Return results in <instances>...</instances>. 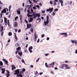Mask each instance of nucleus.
Returning <instances> with one entry per match:
<instances>
[{
	"label": "nucleus",
	"instance_id": "obj_1",
	"mask_svg": "<svg viewBox=\"0 0 77 77\" xmlns=\"http://www.w3.org/2000/svg\"><path fill=\"white\" fill-rule=\"evenodd\" d=\"M4 23L5 26H7V24L9 27H11V24H10V22H9V20H8L7 21V18L5 17H4Z\"/></svg>",
	"mask_w": 77,
	"mask_h": 77
},
{
	"label": "nucleus",
	"instance_id": "obj_2",
	"mask_svg": "<svg viewBox=\"0 0 77 77\" xmlns=\"http://www.w3.org/2000/svg\"><path fill=\"white\" fill-rule=\"evenodd\" d=\"M68 66V65L67 64H63L60 66V68L61 69H63V67H66Z\"/></svg>",
	"mask_w": 77,
	"mask_h": 77
},
{
	"label": "nucleus",
	"instance_id": "obj_3",
	"mask_svg": "<svg viewBox=\"0 0 77 77\" xmlns=\"http://www.w3.org/2000/svg\"><path fill=\"white\" fill-rule=\"evenodd\" d=\"M22 74H23V72L22 71H20V73L17 75V76L18 77H23V75Z\"/></svg>",
	"mask_w": 77,
	"mask_h": 77
},
{
	"label": "nucleus",
	"instance_id": "obj_4",
	"mask_svg": "<svg viewBox=\"0 0 77 77\" xmlns=\"http://www.w3.org/2000/svg\"><path fill=\"white\" fill-rule=\"evenodd\" d=\"M40 16H41V14H39L37 13L35 15V16L33 17V18H36L37 17H38L39 18L40 17Z\"/></svg>",
	"mask_w": 77,
	"mask_h": 77
},
{
	"label": "nucleus",
	"instance_id": "obj_5",
	"mask_svg": "<svg viewBox=\"0 0 77 77\" xmlns=\"http://www.w3.org/2000/svg\"><path fill=\"white\" fill-rule=\"evenodd\" d=\"M14 72H15L14 73L15 75H17V74H19V73H20V69H17L14 71Z\"/></svg>",
	"mask_w": 77,
	"mask_h": 77
},
{
	"label": "nucleus",
	"instance_id": "obj_6",
	"mask_svg": "<svg viewBox=\"0 0 77 77\" xmlns=\"http://www.w3.org/2000/svg\"><path fill=\"white\" fill-rule=\"evenodd\" d=\"M53 10V8H50L49 9H47L46 11L47 12H52Z\"/></svg>",
	"mask_w": 77,
	"mask_h": 77
},
{
	"label": "nucleus",
	"instance_id": "obj_7",
	"mask_svg": "<svg viewBox=\"0 0 77 77\" xmlns=\"http://www.w3.org/2000/svg\"><path fill=\"white\" fill-rule=\"evenodd\" d=\"M14 26L15 27H18V23L16 22H14Z\"/></svg>",
	"mask_w": 77,
	"mask_h": 77
},
{
	"label": "nucleus",
	"instance_id": "obj_8",
	"mask_svg": "<svg viewBox=\"0 0 77 77\" xmlns=\"http://www.w3.org/2000/svg\"><path fill=\"white\" fill-rule=\"evenodd\" d=\"M33 49V47L32 46H30L29 48V51L30 52V53H32L33 51H32V49Z\"/></svg>",
	"mask_w": 77,
	"mask_h": 77
},
{
	"label": "nucleus",
	"instance_id": "obj_9",
	"mask_svg": "<svg viewBox=\"0 0 77 77\" xmlns=\"http://www.w3.org/2000/svg\"><path fill=\"white\" fill-rule=\"evenodd\" d=\"M2 14H4V13H6V8H4L3 10L1 11Z\"/></svg>",
	"mask_w": 77,
	"mask_h": 77
},
{
	"label": "nucleus",
	"instance_id": "obj_10",
	"mask_svg": "<svg viewBox=\"0 0 77 77\" xmlns=\"http://www.w3.org/2000/svg\"><path fill=\"white\" fill-rule=\"evenodd\" d=\"M31 26H32V24H27V29H26H26H30V27H31Z\"/></svg>",
	"mask_w": 77,
	"mask_h": 77
},
{
	"label": "nucleus",
	"instance_id": "obj_11",
	"mask_svg": "<svg viewBox=\"0 0 77 77\" xmlns=\"http://www.w3.org/2000/svg\"><path fill=\"white\" fill-rule=\"evenodd\" d=\"M54 65V63L52 62V63H51V64H49V68H50V67H53V65Z\"/></svg>",
	"mask_w": 77,
	"mask_h": 77
},
{
	"label": "nucleus",
	"instance_id": "obj_12",
	"mask_svg": "<svg viewBox=\"0 0 77 77\" xmlns=\"http://www.w3.org/2000/svg\"><path fill=\"white\" fill-rule=\"evenodd\" d=\"M61 34L62 35H64L65 37H67V33H61Z\"/></svg>",
	"mask_w": 77,
	"mask_h": 77
},
{
	"label": "nucleus",
	"instance_id": "obj_13",
	"mask_svg": "<svg viewBox=\"0 0 77 77\" xmlns=\"http://www.w3.org/2000/svg\"><path fill=\"white\" fill-rule=\"evenodd\" d=\"M71 42L72 43V44H74L75 43V45H77V41H75V40H71Z\"/></svg>",
	"mask_w": 77,
	"mask_h": 77
},
{
	"label": "nucleus",
	"instance_id": "obj_14",
	"mask_svg": "<svg viewBox=\"0 0 77 77\" xmlns=\"http://www.w3.org/2000/svg\"><path fill=\"white\" fill-rule=\"evenodd\" d=\"M11 66L12 67L11 69L12 70H14V69H15L16 68V67L14 66V65H11Z\"/></svg>",
	"mask_w": 77,
	"mask_h": 77
},
{
	"label": "nucleus",
	"instance_id": "obj_15",
	"mask_svg": "<svg viewBox=\"0 0 77 77\" xmlns=\"http://www.w3.org/2000/svg\"><path fill=\"white\" fill-rule=\"evenodd\" d=\"M23 53H22V52H21V51H19L18 52V54L19 55H20V56H21L22 55H23Z\"/></svg>",
	"mask_w": 77,
	"mask_h": 77
},
{
	"label": "nucleus",
	"instance_id": "obj_16",
	"mask_svg": "<svg viewBox=\"0 0 77 77\" xmlns=\"http://www.w3.org/2000/svg\"><path fill=\"white\" fill-rule=\"evenodd\" d=\"M21 51V47H19L17 48H16V51Z\"/></svg>",
	"mask_w": 77,
	"mask_h": 77
},
{
	"label": "nucleus",
	"instance_id": "obj_17",
	"mask_svg": "<svg viewBox=\"0 0 77 77\" xmlns=\"http://www.w3.org/2000/svg\"><path fill=\"white\" fill-rule=\"evenodd\" d=\"M49 23V20H46V21H45L44 22V23L45 25H47Z\"/></svg>",
	"mask_w": 77,
	"mask_h": 77
},
{
	"label": "nucleus",
	"instance_id": "obj_18",
	"mask_svg": "<svg viewBox=\"0 0 77 77\" xmlns=\"http://www.w3.org/2000/svg\"><path fill=\"white\" fill-rule=\"evenodd\" d=\"M2 60L3 61H4L5 62V64L6 65H7L8 64V61L7 60H6L5 59H2Z\"/></svg>",
	"mask_w": 77,
	"mask_h": 77
},
{
	"label": "nucleus",
	"instance_id": "obj_19",
	"mask_svg": "<svg viewBox=\"0 0 77 77\" xmlns=\"http://www.w3.org/2000/svg\"><path fill=\"white\" fill-rule=\"evenodd\" d=\"M1 70L2 71V74H5V68L2 69Z\"/></svg>",
	"mask_w": 77,
	"mask_h": 77
},
{
	"label": "nucleus",
	"instance_id": "obj_20",
	"mask_svg": "<svg viewBox=\"0 0 77 77\" xmlns=\"http://www.w3.org/2000/svg\"><path fill=\"white\" fill-rule=\"evenodd\" d=\"M14 37L15 38V42L18 41V38H17V35H16V34L15 33Z\"/></svg>",
	"mask_w": 77,
	"mask_h": 77
},
{
	"label": "nucleus",
	"instance_id": "obj_21",
	"mask_svg": "<svg viewBox=\"0 0 77 77\" xmlns=\"http://www.w3.org/2000/svg\"><path fill=\"white\" fill-rule=\"evenodd\" d=\"M33 18H32V17H30L29 18V23H31L33 20Z\"/></svg>",
	"mask_w": 77,
	"mask_h": 77
},
{
	"label": "nucleus",
	"instance_id": "obj_22",
	"mask_svg": "<svg viewBox=\"0 0 77 77\" xmlns=\"http://www.w3.org/2000/svg\"><path fill=\"white\" fill-rule=\"evenodd\" d=\"M59 2H61V6H63V1L62 0H59Z\"/></svg>",
	"mask_w": 77,
	"mask_h": 77
},
{
	"label": "nucleus",
	"instance_id": "obj_23",
	"mask_svg": "<svg viewBox=\"0 0 77 77\" xmlns=\"http://www.w3.org/2000/svg\"><path fill=\"white\" fill-rule=\"evenodd\" d=\"M35 75H36V76H38V75H39V73H38V72H37V71H36L35 72Z\"/></svg>",
	"mask_w": 77,
	"mask_h": 77
},
{
	"label": "nucleus",
	"instance_id": "obj_24",
	"mask_svg": "<svg viewBox=\"0 0 77 77\" xmlns=\"http://www.w3.org/2000/svg\"><path fill=\"white\" fill-rule=\"evenodd\" d=\"M15 46L16 47H17L20 46V45L18 43H16L15 44Z\"/></svg>",
	"mask_w": 77,
	"mask_h": 77
},
{
	"label": "nucleus",
	"instance_id": "obj_25",
	"mask_svg": "<svg viewBox=\"0 0 77 77\" xmlns=\"http://www.w3.org/2000/svg\"><path fill=\"white\" fill-rule=\"evenodd\" d=\"M1 29L0 32H2V31L3 30V26H2L1 27Z\"/></svg>",
	"mask_w": 77,
	"mask_h": 77
},
{
	"label": "nucleus",
	"instance_id": "obj_26",
	"mask_svg": "<svg viewBox=\"0 0 77 77\" xmlns=\"http://www.w3.org/2000/svg\"><path fill=\"white\" fill-rule=\"evenodd\" d=\"M38 38V36H37V37H35V36L34 37V41L35 42H36V38Z\"/></svg>",
	"mask_w": 77,
	"mask_h": 77
},
{
	"label": "nucleus",
	"instance_id": "obj_27",
	"mask_svg": "<svg viewBox=\"0 0 77 77\" xmlns=\"http://www.w3.org/2000/svg\"><path fill=\"white\" fill-rule=\"evenodd\" d=\"M17 13H18V15H20L21 14V12L20 10H17Z\"/></svg>",
	"mask_w": 77,
	"mask_h": 77
},
{
	"label": "nucleus",
	"instance_id": "obj_28",
	"mask_svg": "<svg viewBox=\"0 0 77 77\" xmlns=\"http://www.w3.org/2000/svg\"><path fill=\"white\" fill-rule=\"evenodd\" d=\"M45 66L47 68H50V67L48 66V65H47V63H45Z\"/></svg>",
	"mask_w": 77,
	"mask_h": 77
},
{
	"label": "nucleus",
	"instance_id": "obj_29",
	"mask_svg": "<svg viewBox=\"0 0 77 77\" xmlns=\"http://www.w3.org/2000/svg\"><path fill=\"white\" fill-rule=\"evenodd\" d=\"M3 65V62L2 61H0V66H2Z\"/></svg>",
	"mask_w": 77,
	"mask_h": 77
},
{
	"label": "nucleus",
	"instance_id": "obj_30",
	"mask_svg": "<svg viewBox=\"0 0 77 77\" xmlns=\"http://www.w3.org/2000/svg\"><path fill=\"white\" fill-rule=\"evenodd\" d=\"M20 20H22V18H23V16L22 15L20 14Z\"/></svg>",
	"mask_w": 77,
	"mask_h": 77
},
{
	"label": "nucleus",
	"instance_id": "obj_31",
	"mask_svg": "<svg viewBox=\"0 0 77 77\" xmlns=\"http://www.w3.org/2000/svg\"><path fill=\"white\" fill-rule=\"evenodd\" d=\"M18 16L14 18L15 21H16L17 19H18Z\"/></svg>",
	"mask_w": 77,
	"mask_h": 77
},
{
	"label": "nucleus",
	"instance_id": "obj_32",
	"mask_svg": "<svg viewBox=\"0 0 77 77\" xmlns=\"http://www.w3.org/2000/svg\"><path fill=\"white\" fill-rule=\"evenodd\" d=\"M12 35V32H10L8 33V36H11Z\"/></svg>",
	"mask_w": 77,
	"mask_h": 77
},
{
	"label": "nucleus",
	"instance_id": "obj_33",
	"mask_svg": "<svg viewBox=\"0 0 77 77\" xmlns=\"http://www.w3.org/2000/svg\"><path fill=\"white\" fill-rule=\"evenodd\" d=\"M25 71H26V69H25L24 68L23 69L22 72H24Z\"/></svg>",
	"mask_w": 77,
	"mask_h": 77
},
{
	"label": "nucleus",
	"instance_id": "obj_34",
	"mask_svg": "<svg viewBox=\"0 0 77 77\" xmlns=\"http://www.w3.org/2000/svg\"><path fill=\"white\" fill-rule=\"evenodd\" d=\"M35 7H36L38 9H39V5H35Z\"/></svg>",
	"mask_w": 77,
	"mask_h": 77
},
{
	"label": "nucleus",
	"instance_id": "obj_35",
	"mask_svg": "<svg viewBox=\"0 0 77 77\" xmlns=\"http://www.w3.org/2000/svg\"><path fill=\"white\" fill-rule=\"evenodd\" d=\"M56 2L54 1V6H56Z\"/></svg>",
	"mask_w": 77,
	"mask_h": 77
},
{
	"label": "nucleus",
	"instance_id": "obj_36",
	"mask_svg": "<svg viewBox=\"0 0 77 77\" xmlns=\"http://www.w3.org/2000/svg\"><path fill=\"white\" fill-rule=\"evenodd\" d=\"M16 57L17 58H18V59H21V58L18 55H17L16 56Z\"/></svg>",
	"mask_w": 77,
	"mask_h": 77
},
{
	"label": "nucleus",
	"instance_id": "obj_37",
	"mask_svg": "<svg viewBox=\"0 0 77 77\" xmlns=\"http://www.w3.org/2000/svg\"><path fill=\"white\" fill-rule=\"evenodd\" d=\"M46 18H47V20L49 21L48 20L49 19V17L48 16H47Z\"/></svg>",
	"mask_w": 77,
	"mask_h": 77
},
{
	"label": "nucleus",
	"instance_id": "obj_38",
	"mask_svg": "<svg viewBox=\"0 0 77 77\" xmlns=\"http://www.w3.org/2000/svg\"><path fill=\"white\" fill-rule=\"evenodd\" d=\"M27 12L29 14H31V12H30V10H28V11H27Z\"/></svg>",
	"mask_w": 77,
	"mask_h": 77
},
{
	"label": "nucleus",
	"instance_id": "obj_39",
	"mask_svg": "<svg viewBox=\"0 0 77 77\" xmlns=\"http://www.w3.org/2000/svg\"><path fill=\"white\" fill-rule=\"evenodd\" d=\"M6 75H7V77H9L10 76V74H6Z\"/></svg>",
	"mask_w": 77,
	"mask_h": 77
},
{
	"label": "nucleus",
	"instance_id": "obj_40",
	"mask_svg": "<svg viewBox=\"0 0 77 77\" xmlns=\"http://www.w3.org/2000/svg\"><path fill=\"white\" fill-rule=\"evenodd\" d=\"M9 11H11V6H10L9 7Z\"/></svg>",
	"mask_w": 77,
	"mask_h": 77
},
{
	"label": "nucleus",
	"instance_id": "obj_41",
	"mask_svg": "<svg viewBox=\"0 0 77 77\" xmlns=\"http://www.w3.org/2000/svg\"><path fill=\"white\" fill-rule=\"evenodd\" d=\"M39 20V21H41V19L40 18L38 17V18L37 19V21H38Z\"/></svg>",
	"mask_w": 77,
	"mask_h": 77
},
{
	"label": "nucleus",
	"instance_id": "obj_42",
	"mask_svg": "<svg viewBox=\"0 0 77 77\" xmlns=\"http://www.w3.org/2000/svg\"><path fill=\"white\" fill-rule=\"evenodd\" d=\"M49 3H50V4H51V5H53V2L52 1H50L49 2Z\"/></svg>",
	"mask_w": 77,
	"mask_h": 77
},
{
	"label": "nucleus",
	"instance_id": "obj_43",
	"mask_svg": "<svg viewBox=\"0 0 77 77\" xmlns=\"http://www.w3.org/2000/svg\"><path fill=\"white\" fill-rule=\"evenodd\" d=\"M20 20L21 24H22V23H23V20H22V19H20Z\"/></svg>",
	"mask_w": 77,
	"mask_h": 77
},
{
	"label": "nucleus",
	"instance_id": "obj_44",
	"mask_svg": "<svg viewBox=\"0 0 77 77\" xmlns=\"http://www.w3.org/2000/svg\"><path fill=\"white\" fill-rule=\"evenodd\" d=\"M39 59H40V58H38V59L36 60V62H38V61L39 60Z\"/></svg>",
	"mask_w": 77,
	"mask_h": 77
},
{
	"label": "nucleus",
	"instance_id": "obj_45",
	"mask_svg": "<svg viewBox=\"0 0 77 77\" xmlns=\"http://www.w3.org/2000/svg\"><path fill=\"white\" fill-rule=\"evenodd\" d=\"M2 14L3 13H1L0 14L1 18H2V16H3V14Z\"/></svg>",
	"mask_w": 77,
	"mask_h": 77
},
{
	"label": "nucleus",
	"instance_id": "obj_46",
	"mask_svg": "<svg viewBox=\"0 0 77 77\" xmlns=\"http://www.w3.org/2000/svg\"><path fill=\"white\" fill-rule=\"evenodd\" d=\"M45 36V35L44 34H42V38H44Z\"/></svg>",
	"mask_w": 77,
	"mask_h": 77
},
{
	"label": "nucleus",
	"instance_id": "obj_47",
	"mask_svg": "<svg viewBox=\"0 0 77 77\" xmlns=\"http://www.w3.org/2000/svg\"><path fill=\"white\" fill-rule=\"evenodd\" d=\"M30 31L31 32H33V28H32L31 29Z\"/></svg>",
	"mask_w": 77,
	"mask_h": 77
},
{
	"label": "nucleus",
	"instance_id": "obj_48",
	"mask_svg": "<svg viewBox=\"0 0 77 77\" xmlns=\"http://www.w3.org/2000/svg\"><path fill=\"white\" fill-rule=\"evenodd\" d=\"M72 1H71L69 3V5H71V4H72Z\"/></svg>",
	"mask_w": 77,
	"mask_h": 77
},
{
	"label": "nucleus",
	"instance_id": "obj_49",
	"mask_svg": "<svg viewBox=\"0 0 77 77\" xmlns=\"http://www.w3.org/2000/svg\"><path fill=\"white\" fill-rule=\"evenodd\" d=\"M14 31L15 32H17V31H18V29H15Z\"/></svg>",
	"mask_w": 77,
	"mask_h": 77
},
{
	"label": "nucleus",
	"instance_id": "obj_50",
	"mask_svg": "<svg viewBox=\"0 0 77 77\" xmlns=\"http://www.w3.org/2000/svg\"><path fill=\"white\" fill-rule=\"evenodd\" d=\"M7 74H9V73H10V72H9V71L8 70H7Z\"/></svg>",
	"mask_w": 77,
	"mask_h": 77
},
{
	"label": "nucleus",
	"instance_id": "obj_51",
	"mask_svg": "<svg viewBox=\"0 0 77 77\" xmlns=\"http://www.w3.org/2000/svg\"><path fill=\"white\" fill-rule=\"evenodd\" d=\"M29 2L30 3V4H32V2L30 1V0H29Z\"/></svg>",
	"mask_w": 77,
	"mask_h": 77
},
{
	"label": "nucleus",
	"instance_id": "obj_52",
	"mask_svg": "<svg viewBox=\"0 0 77 77\" xmlns=\"http://www.w3.org/2000/svg\"><path fill=\"white\" fill-rule=\"evenodd\" d=\"M33 9H36V8L35 7V6L33 7H32Z\"/></svg>",
	"mask_w": 77,
	"mask_h": 77
},
{
	"label": "nucleus",
	"instance_id": "obj_53",
	"mask_svg": "<svg viewBox=\"0 0 77 77\" xmlns=\"http://www.w3.org/2000/svg\"><path fill=\"white\" fill-rule=\"evenodd\" d=\"M58 11V9L57 8L54 10L55 12H56V11Z\"/></svg>",
	"mask_w": 77,
	"mask_h": 77
},
{
	"label": "nucleus",
	"instance_id": "obj_54",
	"mask_svg": "<svg viewBox=\"0 0 77 77\" xmlns=\"http://www.w3.org/2000/svg\"><path fill=\"white\" fill-rule=\"evenodd\" d=\"M36 32H35V36L37 37L38 36L37 35H36Z\"/></svg>",
	"mask_w": 77,
	"mask_h": 77
},
{
	"label": "nucleus",
	"instance_id": "obj_55",
	"mask_svg": "<svg viewBox=\"0 0 77 77\" xmlns=\"http://www.w3.org/2000/svg\"><path fill=\"white\" fill-rule=\"evenodd\" d=\"M22 62L23 63H25V62H24V60L23 59L22 60Z\"/></svg>",
	"mask_w": 77,
	"mask_h": 77
},
{
	"label": "nucleus",
	"instance_id": "obj_56",
	"mask_svg": "<svg viewBox=\"0 0 77 77\" xmlns=\"http://www.w3.org/2000/svg\"><path fill=\"white\" fill-rule=\"evenodd\" d=\"M25 22L26 23V24H28V21H27V20H25Z\"/></svg>",
	"mask_w": 77,
	"mask_h": 77
},
{
	"label": "nucleus",
	"instance_id": "obj_57",
	"mask_svg": "<svg viewBox=\"0 0 77 77\" xmlns=\"http://www.w3.org/2000/svg\"><path fill=\"white\" fill-rule=\"evenodd\" d=\"M30 68H33V65H31L30 66Z\"/></svg>",
	"mask_w": 77,
	"mask_h": 77
},
{
	"label": "nucleus",
	"instance_id": "obj_58",
	"mask_svg": "<svg viewBox=\"0 0 77 77\" xmlns=\"http://www.w3.org/2000/svg\"><path fill=\"white\" fill-rule=\"evenodd\" d=\"M31 11L32 13H33V9H31Z\"/></svg>",
	"mask_w": 77,
	"mask_h": 77
},
{
	"label": "nucleus",
	"instance_id": "obj_59",
	"mask_svg": "<svg viewBox=\"0 0 77 77\" xmlns=\"http://www.w3.org/2000/svg\"><path fill=\"white\" fill-rule=\"evenodd\" d=\"M21 29H20L18 30V33H20V32H21Z\"/></svg>",
	"mask_w": 77,
	"mask_h": 77
},
{
	"label": "nucleus",
	"instance_id": "obj_60",
	"mask_svg": "<svg viewBox=\"0 0 77 77\" xmlns=\"http://www.w3.org/2000/svg\"><path fill=\"white\" fill-rule=\"evenodd\" d=\"M70 69V67H66V69Z\"/></svg>",
	"mask_w": 77,
	"mask_h": 77
},
{
	"label": "nucleus",
	"instance_id": "obj_61",
	"mask_svg": "<svg viewBox=\"0 0 77 77\" xmlns=\"http://www.w3.org/2000/svg\"><path fill=\"white\" fill-rule=\"evenodd\" d=\"M29 17H32V15L29 14L28 15V16Z\"/></svg>",
	"mask_w": 77,
	"mask_h": 77
},
{
	"label": "nucleus",
	"instance_id": "obj_62",
	"mask_svg": "<svg viewBox=\"0 0 77 77\" xmlns=\"http://www.w3.org/2000/svg\"><path fill=\"white\" fill-rule=\"evenodd\" d=\"M49 39H50V38H49V37H47V39H46V40L48 41V40H49Z\"/></svg>",
	"mask_w": 77,
	"mask_h": 77
},
{
	"label": "nucleus",
	"instance_id": "obj_63",
	"mask_svg": "<svg viewBox=\"0 0 77 77\" xmlns=\"http://www.w3.org/2000/svg\"><path fill=\"white\" fill-rule=\"evenodd\" d=\"M42 12L43 14H44V13H45V11H42Z\"/></svg>",
	"mask_w": 77,
	"mask_h": 77
},
{
	"label": "nucleus",
	"instance_id": "obj_64",
	"mask_svg": "<svg viewBox=\"0 0 77 77\" xmlns=\"http://www.w3.org/2000/svg\"><path fill=\"white\" fill-rule=\"evenodd\" d=\"M3 32H2L1 36H3Z\"/></svg>",
	"mask_w": 77,
	"mask_h": 77
}]
</instances>
